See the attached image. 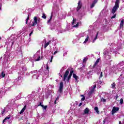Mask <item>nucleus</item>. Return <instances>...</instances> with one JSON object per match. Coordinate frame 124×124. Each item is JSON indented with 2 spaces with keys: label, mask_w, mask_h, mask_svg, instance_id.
<instances>
[{
  "label": "nucleus",
  "mask_w": 124,
  "mask_h": 124,
  "mask_svg": "<svg viewBox=\"0 0 124 124\" xmlns=\"http://www.w3.org/2000/svg\"><path fill=\"white\" fill-rule=\"evenodd\" d=\"M116 16H117V15L115 14L111 17V19H114V18H116Z\"/></svg>",
  "instance_id": "obj_32"
},
{
  "label": "nucleus",
  "mask_w": 124,
  "mask_h": 124,
  "mask_svg": "<svg viewBox=\"0 0 124 124\" xmlns=\"http://www.w3.org/2000/svg\"><path fill=\"white\" fill-rule=\"evenodd\" d=\"M0 10H1V7L0 6Z\"/></svg>",
  "instance_id": "obj_52"
},
{
  "label": "nucleus",
  "mask_w": 124,
  "mask_h": 124,
  "mask_svg": "<svg viewBox=\"0 0 124 124\" xmlns=\"http://www.w3.org/2000/svg\"><path fill=\"white\" fill-rule=\"evenodd\" d=\"M43 105H42V102H40L39 105H38V106H41Z\"/></svg>",
  "instance_id": "obj_38"
},
{
  "label": "nucleus",
  "mask_w": 124,
  "mask_h": 124,
  "mask_svg": "<svg viewBox=\"0 0 124 124\" xmlns=\"http://www.w3.org/2000/svg\"><path fill=\"white\" fill-rule=\"evenodd\" d=\"M50 44V41L47 43L45 44L44 48H47V46Z\"/></svg>",
  "instance_id": "obj_16"
},
{
  "label": "nucleus",
  "mask_w": 124,
  "mask_h": 124,
  "mask_svg": "<svg viewBox=\"0 0 124 124\" xmlns=\"http://www.w3.org/2000/svg\"><path fill=\"white\" fill-rule=\"evenodd\" d=\"M59 97H60V95H59V96L56 98V100L57 101L58 99H59Z\"/></svg>",
  "instance_id": "obj_46"
},
{
  "label": "nucleus",
  "mask_w": 124,
  "mask_h": 124,
  "mask_svg": "<svg viewBox=\"0 0 124 124\" xmlns=\"http://www.w3.org/2000/svg\"><path fill=\"white\" fill-rule=\"evenodd\" d=\"M5 121H6V120H5V119L3 120V124L5 122Z\"/></svg>",
  "instance_id": "obj_48"
},
{
  "label": "nucleus",
  "mask_w": 124,
  "mask_h": 124,
  "mask_svg": "<svg viewBox=\"0 0 124 124\" xmlns=\"http://www.w3.org/2000/svg\"><path fill=\"white\" fill-rule=\"evenodd\" d=\"M62 92H63V82H61L58 92L60 93H62Z\"/></svg>",
  "instance_id": "obj_4"
},
{
  "label": "nucleus",
  "mask_w": 124,
  "mask_h": 124,
  "mask_svg": "<svg viewBox=\"0 0 124 124\" xmlns=\"http://www.w3.org/2000/svg\"><path fill=\"white\" fill-rule=\"evenodd\" d=\"M26 108H27V105H25L23 108L20 111L19 114H23V113L25 112V110H26Z\"/></svg>",
  "instance_id": "obj_9"
},
{
  "label": "nucleus",
  "mask_w": 124,
  "mask_h": 124,
  "mask_svg": "<svg viewBox=\"0 0 124 124\" xmlns=\"http://www.w3.org/2000/svg\"><path fill=\"white\" fill-rule=\"evenodd\" d=\"M54 104H57V100H55L54 102Z\"/></svg>",
  "instance_id": "obj_47"
},
{
  "label": "nucleus",
  "mask_w": 124,
  "mask_h": 124,
  "mask_svg": "<svg viewBox=\"0 0 124 124\" xmlns=\"http://www.w3.org/2000/svg\"><path fill=\"white\" fill-rule=\"evenodd\" d=\"M82 6H83V4H82V2L81 1V0H79L78 3V6L76 8L77 12H78L80 9L82 8Z\"/></svg>",
  "instance_id": "obj_3"
},
{
  "label": "nucleus",
  "mask_w": 124,
  "mask_h": 124,
  "mask_svg": "<svg viewBox=\"0 0 124 124\" xmlns=\"http://www.w3.org/2000/svg\"><path fill=\"white\" fill-rule=\"evenodd\" d=\"M61 77H62V75H61Z\"/></svg>",
  "instance_id": "obj_55"
},
{
  "label": "nucleus",
  "mask_w": 124,
  "mask_h": 124,
  "mask_svg": "<svg viewBox=\"0 0 124 124\" xmlns=\"http://www.w3.org/2000/svg\"><path fill=\"white\" fill-rule=\"evenodd\" d=\"M102 72H101L99 78H102V77H103V75H102Z\"/></svg>",
  "instance_id": "obj_35"
},
{
  "label": "nucleus",
  "mask_w": 124,
  "mask_h": 124,
  "mask_svg": "<svg viewBox=\"0 0 124 124\" xmlns=\"http://www.w3.org/2000/svg\"><path fill=\"white\" fill-rule=\"evenodd\" d=\"M33 20H34V21L32 22V24L31 25V27H34L35 25H37L38 23L40 22V18H37V16H34L33 17Z\"/></svg>",
  "instance_id": "obj_2"
},
{
  "label": "nucleus",
  "mask_w": 124,
  "mask_h": 124,
  "mask_svg": "<svg viewBox=\"0 0 124 124\" xmlns=\"http://www.w3.org/2000/svg\"><path fill=\"white\" fill-rule=\"evenodd\" d=\"M116 99H118V94L116 95Z\"/></svg>",
  "instance_id": "obj_49"
},
{
  "label": "nucleus",
  "mask_w": 124,
  "mask_h": 124,
  "mask_svg": "<svg viewBox=\"0 0 124 124\" xmlns=\"http://www.w3.org/2000/svg\"><path fill=\"white\" fill-rule=\"evenodd\" d=\"M74 73V71L73 70H71L70 72V74L69 75L71 76H72V74H73V73Z\"/></svg>",
  "instance_id": "obj_25"
},
{
  "label": "nucleus",
  "mask_w": 124,
  "mask_h": 124,
  "mask_svg": "<svg viewBox=\"0 0 124 124\" xmlns=\"http://www.w3.org/2000/svg\"><path fill=\"white\" fill-rule=\"evenodd\" d=\"M101 101H102V102H106V99H104V98H101Z\"/></svg>",
  "instance_id": "obj_24"
},
{
  "label": "nucleus",
  "mask_w": 124,
  "mask_h": 124,
  "mask_svg": "<svg viewBox=\"0 0 124 124\" xmlns=\"http://www.w3.org/2000/svg\"><path fill=\"white\" fill-rule=\"evenodd\" d=\"M42 18H43V19H46V15L45 13L43 14V16H42Z\"/></svg>",
  "instance_id": "obj_20"
},
{
  "label": "nucleus",
  "mask_w": 124,
  "mask_h": 124,
  "mask_svg": "<svg viewBox=\"0 0 124 124\" xmlns=\"http://www.w3.org/2000/svg\"><path fill=\"white\" fill-rule=\"evenodd\" d=\"M98 32L99 31H98L96 34V36L95 37V38H94V39L93 41V43H94V42H95V40H96V39H97V36H98Z\"/></svg>",
  "instance_id": "obj_10"
},
{
  "label": "nucleus",
  "mask_w": 124,
  "mask_h": 124,
  "mask_svg": "<svg viewBox=\"0 0 124 124\" xmlns=\"http://www.w3.org/2000/svg\"><path fill=\"white\" fill-rule=\"evenodd\" d=\"M46 70L47 71H49V66H48V63H47V64H46Z\"/></svg>",
  "instance_id": "obj_33"
},
{
  "label": "nucleus",
  "mask_w": 124,
  "mask_h": 124,
  "mask_svg": "<svg viewBox=\"0 0 124 124\" xmlns=\"http://www.w3.org/2000/svg\"><path fill=\"white\" fill-rule=\"evenodd\" d=\"M53 58H54V56H52L51 58H50V62H53Z\"/></svg>",
  "instance_id": "obj_36"
},
{
  "label": "nucleus",
  "mask_w": 124,
  "mask_h": 124,
  "mask_svg": "<svg viewBox=\"0 0 124 124\" xmlns=\"http://www.w3.org/2000/svg\"><path fill=\"white\" fill-rule=\"evenodd\" d=\"M74 27L75 28H77V27H79V22H78L76 25L74 26Z\"/></svg>",
  "instance_id": "obj_29"
},
{
  "label": "nucleus",
  "mask_w": 124,
  "mask_h": 124,
  "mask_svg": "<svg viewBox=\"0 0 124 124\" xmlns=\"http://www.w3.org/2000/svg\"><path fill=\"white\" fill-rule=\"evenodd\" d=\"M69 80H70V78H67V81L68 82V81H69Z\"/></svg>",
  "instance_id": "obj_50"
},
{
  "label": "nucleus",
  "mask_w": 124,
  "mask_h": 124,
  "mask_svg": "<svg viewBox=\"0 0 124 124\" xmlns=\"http://www.w3.org/2000/svg\"><path fill=\"white\" fill-rule=\"evenodd\" d=\"M124 19H122L120 23V29H124Z\"/></svg>",
  "instance_id": "obj_8"
},
{
  "label": "nucleus",
  "mask_w": 124,
  "mask_h": 124,
  "mask_svg": "<svg viewBox=\"0 0 124 124\" xmlns=\"http://www.w3.org/2000/svg\"><path fill=\"white\" fill-rule=\"evenodd\" d=\"M96 2H97V0H94L90 6V8H93V7H94V6L95 5V3H96Z\"/></svg>",
  "instance_id": "obj_7"
},
{
  "label": "nucleus",
  "mask_w": 124,
  "mask_h": 124,
  "mask_svg": "<svg viewBox=\"0 0 124 124\" xmlns=\"http://www.w3.org/2000/svg\"><path fill=\"white\" fill-rule=\"evenodd\" d=\"M120 104H123L124 103V99L123 98H121L120 100Z\"/></svg>",
  "instance_id": "obj_27"
},
{
  "label": "nucleus",
  "mask_w": 124,
  "mask_h": 124,
  "mask_svg": "<svg viewBox=\"0 0 124 124\" xmlns=\"http://www.w3.org/2000/svg\"><path fill=\"white\" fill-rule=\"evenodd\" d=\"M94 92V89H91V90L89 92V94L90 95H92V94H93V93Z\"/></svg>",
  "instance_id": "obj_12"
},
{
  "label": "nucleus",
  "mask_w": 124,
  "mask_h": 124,
  "mask_svg": "<svg viewBox=\"0 0 124 124\" xmlns=\"http://www.w3.org/2000/svg\"><path fill=\"white\" fill-rule=\"evenodd\" d=\"M87 62V59L86 58L83 59V62Z\"/></svg>",
  "instance_id": "obj_37"
},
{
  "label": "nucleus",
  "mask_w": 124,
  "mask_h": 124,
  "mask_svg": "<svg viewBox=\"0 0 124 124\" xmlns=\"http://www.w3.org/2000/svg\"><path fill=\"white\" fill-rule=\"evenodd\" d=\"M71 76H70V75H69V76H68V78L69 79H70V78H71Z\"/></svg>",
  "instance_id": "obj_45"
},
{
  "label": "nucleus",
  "mask_w": 124,
  "mask_h": 124,
  "mask_svg": "<svg viewBox=\"0 0 124 124\" xmlns=\"http://www.w3.org/2000/svg\"><path fill=\"white\" fill-rule=\"evenodd\" d=\"M120 7V0H116L114 6L112 8L111 13L115 14L116 11L118 10Z\"/></svg>",
  "instance_id": "obj_1"
},
{
  "label": "nucleus",
  "mask_w": 124,
  "mask_h": 124,
  "mask_svg": "<svg viewBox=\"0 0 124 124\" xmlns=\"http://www.w3.org/2000/svg\"><path fill=\"white\" fill-rule=\"evenodd\" d=\"M112 89H115V88H116V83L115 82H113L112 84Z\"/></svg>",
  "instance_id": "obj_18"
},
{
  "label": "nucleus",
  "mask_w": 124,
  "mask_h": 124,
  "mask_svg": "<svg viewBox=\"0 0 124 124\" xmlns=\"http://www.w3.org/2000/svg\"><path fill=\"white\" fill-rule=\"evenodd\" d=\"M88 41H89V35H87V37L85 39L83 43H87V42H88Z\"/></svg>",
  "instance_id": "obj_17"
},
{
  "label": "nucleus",
  "mask_w": 124,
  "mask_h": 124,
  "mask_svg": "<svg viewBox=\"0 0 124 124\" xmlns=\"http://www.w3.org/2000/svg\"><path fill=\"white\" fill-rule=\"evenodd\" d=\"M38 61H40V56H39L38 58L35 60V62H38Z\"/></svg>",
  "instance_id": "obj_26"
},
{
  "label": "nucleus",
  "mask_w": 124,
  "mask_h": 124,
  "mask_svg": "<svg viewBox=\"0 0 124 124\" xmlns=\"http://www.w3.org/2000/svg\"><path fill=\"white\" fill-rule=\"evenodd\" d=\"M83 104L82 103H80L79 105H78V107H80V106H82V105Z\"/></svg>",
  "instance_id": "obj_43"
},
{
  "label": "nucleus",
  "mask_w": 124,
  "mask_h": 124,
  "mask_svg": "<svg viewBox=\"0 0 124 124\" xmlns=\"http://www.w3.org/2000/svg\"><path fill=\"white\" fill-rule=\"evenodd\" d=\"M99 61H100V59L99 58H98V59H97V60L96 61V62L98 63V62H99Z\"/></svg>",
  "instance_id": "obj_40"
},
{
  "label": "nucleus",
  "mask_w": 124,
  "mask_h": 124,
  "mask_svg": "<svg viewBox=\"0 0 124 124\" xmlns=\"http://www.w3.org/2000/svg\"><path fill=\"white\" fill-rule=\"evenodd\" d=\"M122 76H123V74H121V75H120V77H122Z\"/></svg>",
  "instance_id": "obj_53"
},
{
  "label": "nucleus",
  "mask_w": 124,
  "mask_h": 124,
  "mask_svg": "<svg viewBox=\"0 0 124 124\" xmlns=\"http://www.w3.org/2000/svg\"><path fill=\"white\" fill-rule=\"evenodd\" d=\"M73 78H75V80H76V81H77V79H78V76H77V75H76V74H73Z\"/></svg>",
  "instance_id": "obj_14"
},
{
  "label": "nucleus",
  "mask_w": 124,
  "mask_h": 124,
  "mask_svg": "<svg viewBox=\"0 0 124 124\" xmlns=\"http://www.w3.org/2000/svg\"><path fill=\"white\" fill-rule=\"evenodd\" d=\"M33 33V31H32L31 32V33L29 34V36L31 37V34Z\"/></svg>",
  "instance_id": "obj_39"
},
{
  "label": "nucleus",
  "mask_w": 124,
  "mask_h": 124,
  "mask_svg": "<svg viewBox=\"0 0 124 124\" xmlns=\"http://www.w3.org/2000/svg\"><path fill=\"white\" fill-rule=\"evenodd\" d=\"M10 119V116L9 115L8 117H6L5 118V120L6 121V120H9Z\"/></svg>",
  "instance_id": "obj_30"
},
{
  "label": "nucleus",
  "mask_w": 124,
  "mask_h": 124,
  "mask_svg": "<svg viewBox=\"0 0 124 124\" xmlns=\"http://www.w3.org/2000/svg\"><path fill=\"white\" fill-rule=\"evenodd\" d=\"M98 64V63H97V62H95V63H94V64L93 65V68H94V67H95V66H96V65H97V64Z\"/></svg>",
  "instance_id": "obj_21"
},
{
  "label": "nucleus",
  "mask_w": 124,
  "mask_h": 124,
  "mask_svg": "<svg viewBox=\"0 0 124 124\" xmlns=\"http://www.w3.org/2000/svg\"><path fill=\"white\" fill-rule=\"evenodd\" d=\"M57 53H58V50H57L56 51H55L54 52V55H56V54H57Z\"/></svg>",
  "instance_id": "obj_44"
},
{
  "label": "nucleus",
  "mask_w": 124,
  "mask_h": 124,
  "mask_svg": "<svg viewBox=\"0 0 124 124\" xmlns=\"http://www.w3.org/2000/svg\"><path fill=\"white\" fill-rule=\"evenodd\" d=\"M94 110L96 111V112L97 113V114H99V110H98V107H95L94 108Z\"/></svg>",
  "instance_id": "obj_13"
},
{
  "label": "nucleus",
  "mask_w": 124,
  "mask_h": 124,
  "mask_svg": "<svg viewBox=\"0 0 124 124\" xmlns=\"http://www.w3.org/2000/svg\"><path fill=\"white\" fill-rule=\"evenodd\" d=\"M89 112H90V109L89 108H86L85 109H84V114H89Z\"/></svg>",
  "instance_id": "obj_11"
},
{
  "label": "nucleus",
  "mask_w": 124,
  "mask_h": 124,
  "mask_svg": "<svg viewBox=\"0 0 124 124\" xmlns=\"http://www.w3.org/2000/svg\"><path fill=\"white\" fill-rule=\"evenodd\" d=\"M119 110H120V108L113 107L111 111L112 115H114V114H115V113H116V112H118Z\"/></svg>",
  "instance_id": "obj_6"
},
{
  "label": "nucleus",
  "mask_w": 124,
  "mask_h": 124,
  "mask_svg": "<svg viewBox=\"0 0 124 124\" xmlns=\"http://www.w3.org/2000/svg\"><path fill=\"white\" fill-rule=\"evenodd\" d=\"M41 107H42V108H43V109H44L45 110H46L47 109V106H44V105H42Z\"/></svg>",
  "instance_id": "obj_22"
},
{
  "label": "nucleus",
  "mask_w": 124,
  "mask_h": 124,
  "mask_svg": "<svg viewBox=\"0 0 124 124\" xmlns=\"http://www.w3.org/2000/svg\"><path fill=\"white\" fill-rule=\"evenodd\" d=\"M81 96H83V97L81 98V101H84V100H85V96H84V95H81Z\"/></svg>",
  "instance_id": "obj_28"
},
{
  "label": "nucleus",
  "mask_w": 124,
  "mask_h": 124,
  "mask_svg": "<svg viewBox=\"0 0 124 124\" xmlns=\"http://www.w3.org/2000/svg\"><path fill=\"white\" fill-rule=\"evenodd\" d=\"M52 18H53V15H51L50 18L47 21V23H50V22H51V20H52Z\"/></svg>",
  "instance_id": "obj_23"
},
{
  "label": "nucleus",
  "mask_w": 124,
  "mask_h": 124,
  "mask_svg": "<svg viewBox=\"0 0 124 124\" xmlns=\"http://www.w3.org/2000/svg\"><path fill=\"white\" fill-rule=\"evenodd\" d=\"M75 21V19H73V22L72 23V25H74V21Z\"/></svg>",
  "instance_id": "obj_41"
},
{
  "label": "nucleus",
  "mask_w": 124,
  "mask_h": 124,
  "mask_svg": "<svg viewBox=\"0 0 124 124\" xmlns=\"http://www.w3.org/2000/svg\"><path fill=\"white\" fill-rule=\"evenodd\" d=\"M0 39H1V37H0Z\"/></svg>",
  "instance_id": "obj_54"
},
{
  "label": "nucleus",
  "mask_w": 124,
  "mask_h": 124,
  "mask_svg": "<svg viewBox=\"0 0 124 124\" xmlns=\"http://www.w3.org/2000/svg\"><path fill=\"white\" fill-rule=\"evenodd\" d=\"M29 20H30V15H29L26 18V24H28V22H29Z\"/></svg>",
  "instance_id": "obj_19"
},
{
  "label": "nucleus",
  "mask_w": 124,
  "mask_h": 124,
  "mask_svg": "<svg viewBox=\"0 0 124 124\" xmlns=\"http://www.w3.org/2000/svg\"><path fill=\"white\" fill-rule=\"evenodd\" d=\"M119 124H122V122L120 121Z\"/></svg>",
  "instance_id": "obj_51"
},
{
  "label": "nucleus",
  "mask_w": 124,
  "mask_h": 124,
  "mask_svg": "<svg viewBox=\"0 0 124 124\" xmlns=\"http://www.w3.org/2000/svg\"><path fill=\"white\" fill-rule=\"evenodd\" d=\"M95 88H96V84L93 85V87L92 89L94 90H95Z\"/></svg>",
  "instance_id": "obj_34"
},
{
  "label": "nucleus",
  "mask_w": 124,
  "mask_h": 124,
  "mask_svg": "<svg viewBox=\"0 0 124 124\" xmlns=\"http://www.w3.org/2000/svg\"><path fill=\"white\" fill-rule=\"evenodd\" d=\"M22 79V77H18V80H21Z\"/></svg>",
  "instance_id": "obj_42"
},
{
  "label": "nucleus",
  "mask_w": 124,
  "mask_h": 124,
  "mask_svg": "<svg viewBox=\"0 0 124 124\" xmlns=\"http://www.w3.org/2000/svg\"><path fill=\"white\" fill-rule=\"evenodd\" d=\"M5 109H3V110L1 111V114L2 115H3V114H4V113H5Z\"/></svg>",
  "instance_id": "obj_31"
},
{
  "label": "nucleus",
  "mask_w": 124,
  "mask_h": 124,
  "mask_svg": "<svg viewBox=\"0 0 124 124\" xmlns=\"http://www.w3.org/2000/svg\"><path fill=\"white\" fill-rule=\"evenodd\" d=\"M68 74H69V69H67V70L65 72L64 77L63 78V81H65L67 76H68Z\"/></svg>",
  "instance_id": "obj_5"
},
{
  "label": "nucleus",
  "mask_w": 124,
  "mask_h": 124,
  "mask_svg": "<svg viewBox=\"0 0 124 124\" xmlns=\"http://www.w3.org/2000/svg\"><path fill=\"white\" fill-rule=\"evenodd\" d=\"M1 76L2 78H4V77H5V73L3 71L1 73Z\"/></svg>",
  "instance_id": "obj_15"
}]
</instances>
